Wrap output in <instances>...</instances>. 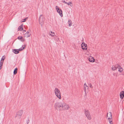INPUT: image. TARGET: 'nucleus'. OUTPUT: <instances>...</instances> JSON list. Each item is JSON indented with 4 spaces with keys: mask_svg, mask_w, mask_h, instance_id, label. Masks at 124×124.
<instances>
[{
    "mask_svg": "<svg viewBox=\"0 0 124 124\" xmlns=\"http://www.w3.org/2000/svg\"><path fill=\"white\" fill-rule=\"evenodd\" d=\"M21 40L22 42H24V39L23 38Z\"/></svg>",
    "mask_w": 124,
    "mask_h": 124,
    "instance_id": "obj_29",
    "label": "nucleus"
},
{
    "mask_svg": "<svg viewBox=\"0 0 124 124\" xmlns=\"http://www.w3.org/2000/svg\"><path fill=\"white\" fill-rule=\"evenodd\" d=\"M82 48L84 50H86L87 49V46L86 44L85 43H82L81 44Z\"/></svg>",
    "mask_w": 124,
    "mask_h": 124,
    "instance_id": "obj_6",
    "label": "nucleus"
},
{
    "mask_svg": "<svg viewBox=\"0 0 124 124\" xmlns=\"http://www.w3.org/2000/svg\"><path fill=\"white\" fill-rule=\"evenodd\" d=\"M118 69H119V70H118V71L120 72H122V71L123 70V68H122L121 67H120Z\"/></svg>",
    "mask_w": 124,
    "mask_h": 124,
    "instance_id": "obj_22",
    "label": "nucleus"
},
{
    "mask_svg": "<svg viewBox=\"0 0 124 124\" xmlns=\"http://www.w3.org/2000/svg\"><path fill=\"white\" fill-rule=\"evenodd\" d=\"M3 62L2 61H1L0 62V65L2 66Z\"/></svg>",
    "mask_w": 124,
    "mask_h": 124,
    "instance_id": "obj_26",
    "label": "nucleus"
},
{
    "mask_svg": "<svg viewBox=\"0 0 124 124\" xmlns=\"http://www.w3.org/2000/svg\"><path fill=\"white\" fill-rule=\"evenodd\" d=\"M52 34H50V35L53 36H54V33H52Z\"/></svg>",
    "mask_w": 124,
    "mask_h": 124,
    "instance_id": "obj_31",
    "label": "nucleus"
},
{
    "mask_svg": "<svg viewBox=\"0 0 124 124\" xmlns=\"http://www.w3.org/2000/svg\"><path fill=\"white\" fill-rule=\"evenodd\" d=\"M68 3L67 2H66V3H65V4H68Z\"/></svg>",
    "mask_w": 124,
    "mask_h": 124,
    "instance_id": "obj_35",
    "label": "nucleus"
},
{
    "mask_svg": "<svg viewBox=\"0 0 124 124\" xmlns=\"http://www.w3.org/2000/svg\"><path fill=\"white\" fill-rule=\"evenodd\" d=\"M25 48V46L24 47H23V46H22V47H21L20 48L18 49V50L19 51H21L23 50Z\"/></svg>",
    "mask_w": 124,
    "mask_h": 124,
    "instance_id": "obj_18",
    "label": "nucleus"
},
{
    "mask_svg": "<svg viewBox=\"0 0 124 124\" xmlns=\"http://www.w3.org/2000/svg\"><path fill=\"white\" fill-rule=\"evenodd\" d=\"M107 116L108 117V119H112V116L111 113L110 112H109V113H107Z\"/></svg>",
    "mask_w": 124,
    "mask_h": 124,
    "instance_id": "obj_10",
    "label": "nucleus"
},
{
    "mask_svg": "<svg viewBox=\"0 0 124 124\" xmlns=\"http://www.w3.org/2000/svg\"><path fill=\"white\" fill-rule=\"evenodd\" d=\"M72 4V3L70 1V2H69L67 4H68V5H70L71 4Z\"/></svg>",
    "mask_w": 124,
    "mask_h": 124,
    "instance_id": "obj_28",
    "label": "nucleus"
},
{
    "mask_svg": "<svg viewBox=\"0 0 124 124\" xmlns=\"http://www.w3.org/2000/svg\"><path fill=\"white\" fill-rule=\"evenodd\" d=\"M27 19V18H25L24 19H23V21H22L21 22H25L26 21V20Z\"/></svg>",
    "mask_w": 124,
    "mask_h": 124,
    "instance_id": "obj_27",
    "label": "nucleus"
},
{
    "mask_svg": "<svg viewBox=\"0 0 124 124\" xmlns=\"http://www.w3.org/2000/svg\"><path fill=\"white\" fill-rule=\"evenodd\" d=\"M30 122V120H29V119L27 121V124H28L29 122Z\"/></svg>",
    "mask_w": 124,
    "mask_h": 124,
    "instance_id": "obj_30",
    "label": "nucleus"
},
{
    "mask_svg": "<svg viewBox=\"0 0 124 124\" xmlns=\"http://www.w3.org/2000/svg\"><path fill=\"white\" fill-rule=\"evenodd\" d=\"M51 33H53L52 31H51Z\"/></svg>",
    "mask_w": 124,
    "mask_h": 124,
    "instance_id": "obj_36",
    "label": "nucleus"
},
{
    "mask_svg": "<svg viewBox=\"0 0 124 124\" xmlns=\"http://www.w3.org/2000/svg\"><path fill=\"white\" fill-rule=\"evenodd\" d=\"M112 70H115L116 69V68L114 66H113L112 67Z\"/></svg>",
    "mask_w": 124,
    "mask_h": 124,
    "instance_id": "obj_21",
    "label": "nucleus"
},
{
    "mask_svg": "<svg viewBox=\"0 0 124 124\" xmlns=\"http://www.w3.org/2000/svg\"><path fill=\"white\" fill-rule=\"evenodd\" d=\"M13 52L15 54H17L19 53V51L18 49H14L13 50Z\"/></svg>",
    "mask_w": 124,
    "mask_h": 124,
    "instance_id": "obj_14",
    "label": "nucleus"
},
{
    "mask_svg": "<svg viewBox=\"0 0 124 124\" xmlns=\"http://www.w3.org/2000/svg\"><path fill=\"white\" fill-rule=\"evenodd\" d=\"M23 37L22 36H19L18 37L17 39H20V40L22 39Z\"/></svg>",
    "mask_w": 124,
    "mask_h": 124,
    "instance_id": "obj_24",
    "label": "nucleus"
},
{
    "mask_svg": "<svg viewBox=\"0 0 124 124\" xmlns=\"http://www.w3.org/2000/svg\"><path fill=\"white\" fill-rule=\"evenodd\" d=\"M2 68V66L0 65V69H1Z\"/></svg>",
    "mask_w": 124,
    "mask_h": 124,
    "instance_id": "obj_32",
    "label": "nucleus"
},
{
    "mask_svg": "<svg viewBox=\"0 0 124 124\" xmlns=\"http://www.w3.org/2000/svg\"><path fill=\"white\" fill-rule=\"evenodd\" d=\"M85 115L87 117V119L90 120L91 119V117L90 114V113L88 110H86V109L84 110Z\"/></svg>",
    "mask_w": 124,
    "mask_h": 124,
    "instance_id": "obj_2",
    "label": "nucleus"
},
{
    "mask_svg": "<svg viewBox=\"0 0 124 124\" xmlns=\"http://www.w3.org/2000/svg\"><path fill=\"white\" fill-rule=\"evenodd\" d=\"M23 113V111L22 110H20L17 112V115L15 117H16L17 116H19V117L21 118V116H22Z\"/></svg>",
    "mask_w": 124,
    "mask_h": 124,
    "instance_id": "obj_8",
    "label": "nucleus"
},
{
    "mask_svg": "<svg viewBox=\"0 0 124 124\" xmlns=\"http://www.w3.org/2000/svg\"><path fill=\"white\" fill-rule=\"evenodd\" d=\"M62 2L63 3H66V2L64 0H63L62 1Z\"/></svg>",
    "mask_w": 124,
    "mask_h": 124,
    "instance_id": "obj_33",
    "label": "nucleus"
},
{
    "mask_svg": "<svg viewBox=\"0 0 124 124\" xmlns=\"http://www.w3.org/2000/svg\"><path fill=\"white\" fill-rule=\"evenodd\" d=\"M88 89V87L87 85H86L85 83L84 84V90L85 92V93L86 94V89Z\"/></svg>",
    "mask_w": 124,
    "mask_h": 124,
    "instance_id": "obj_13",
    "label": "nucleus"
},
{
    "mask_svg": "<svg viewBox=\"0 0 124 124\" xmlns=\"http://www.w3.org/2000/svg\"><path fill=\"white\" fill-rule=\"evenodd\" d=\"M56 8L57 12L60 15L61 17H62L63 15L62 11L61 9L59 8L57 6H56Z\"/></svg>",
    "mask_w": 124,
    "mask_h": 124,
    "instance_id": "obj_5",
    "label": "nucleus"
},
{
    "mask_svg": "<svg viewBox=\"0 0 124 124\" xmlns=\"http://www.w3.org/2000/svg\"><path fill=\"white\" fill-rule=\"evenodd\" d=\"M29 32L28 31H27L26 33L25 34L24 36V37L28 38L30 37L31 35V34H29Z\"/></svg>",
    "mask_w": 124,
    "mask_h": 124,
    "instance_id": "obj_12",
    "label": "nucleus"
},
{
    "mask_svg": "<svg viewBox=\"0 0 124 124\" xmlns=\"http://www.w3.org/2000/svg\"><path fill=\"white\" fill-rule=\"evenodd\" d=\"M45 18L42 15H41L39 17V23L43 22L45 20Z\"/></svg>",
    "mask_w": 124,
    "mask_h": 124,
    "instance_id": "obj_7",
    "label": "nucleus"
},
{
    "mask_svg": "<svg viewBox=\"0 0 124 124\" xmlns=\"http://www.w3.org/2000/svg\"><path fill=\"white\" fill-rule=\"evenodd\" d=\"M62 102H57L55 103L54 106V107L56 109H59V110H62Z\"/></svg>",
    "mask_w": 124,
    "mask_h": 124,
    "instance_id": "obj_1",
    "label": "nucleus"
},
{
    "mask_svg": "<svg viewBox=\"0 0 124 124\" xmlns=\"http://www.w3.org/2000/svg\"><path fill=\"white\" fill-rule=\"evenodd\" d=\"M108 120L110 124H113V123L112 121V119H108Z\"/></svg>",
    "mask_w": 124,
    "mask_h": 124,
    "instance_id": "obj_20",
    "label": "nucleus"
},
{
    "mask_svg": "<svg viewBox=\"0 0 124 124\" xmlns=\"http://www.w3.org/2000/svg\"><path fill=\"white\" fill-rule=\"evenodd\" d=\"M23 24H21L20 26H19L18 28V31H22L23 30Z\"/></svg>",
    "mask_w": 124,
    "mask_h": 124,
    "instance_id": "obj_15",
    "label": "nucleus"
},
{
    "mask_svg": "<svg viewBox=\"0 0 124 124\" xmlns=\"http://www.w3.org/2000/svg\"><path fill=\"white\" fill-rule=\"evenodd\" d=\"M18 69L17 68H16L14 70L13 73L14 75H16Z\"/></svg>",
    "mask_w": 124,
    "mask_h": 124,
    "instance_id": "obj_17",
    "label": "nucleus"
},
{
    "mask_svg": "<svg viewBox=\"0 0 124 124\" xmlns=\"http://www.w3.org/2000/svg\"><path fill=\"white\" fill-rule=\"evenodd\" d=\"M120 98L123 99L124 97V91H122L120 93Z\"/></svg>",
    "mask_w": 124,
    "mask_h": 124,
    "instance_id": "obj_11",
    "label": "nucleus"
},
{
    "mask_svg": "<svg viewBox=\"0 0 124 124\" xmlns=\"http://www.w3.org/2000/svg\"><path fill=\"white\" fill-rule=\"evenodd\" d=\"M88 59L89 61L92 62H94L95 61V59L92 56L89 57L88 58Z\"/></svg>",
    "mask_w": 124,
    "mask_h": 124,
    "instance_id": "obj_9",
    "label": "nucleus"
},
{
    "mask_svg": "<svg viewBox=\"0 0 124 124\" xmlns=\"http://www.w3.org/2000/svg\"><path fill=\"white\" fill-rule=\"evenodd\" d=\"M88 85H89V86L91 88H93V86H92V85L91 83H89V84Z\"/></svg>",
    "mask_w": 124,
    "mask_h": 124,
    "instance_id": "obj_25",
    "label": "nucleus"
},
{
    "mask_svg": "<svg viewBox=\"0 0 124 124\" xmlns=\"http://www.w3.org/2000/svg\"><path fill=\"white\" fill-rule=\"evenodd\" d=\"M69 108V106L67 104L65 103L62 102V110H68Z\"/></svg>",
    "mask_w": 124,
    "mask_h": 124,
    "instance_id": "obj_4",
    "label": "nucleus"
},
{
    "mask_svg": "<svg viewBox=\"0 0 124 124\" xmlns=\"http://www.w3.org/2000/svg\"><path fill=\"white\" fill-rule=\"evenodd\" d=\"M23 32H25L26 31V30H23Z\"/></svg>",
    "mask_w": 124,
    "mask_h": 124,
    "instance_id": "obj_34",
    "label": "nucleus"
},
{
    "mask_svg": "<svg viewBox=\"0 0 124 124\" xmlns=\"http://www.w3.org/2000/svg\"><path fill=\"white\" fill-rule=\"evenodd\" d=\"M3 56L1 58V61H2L3 62H4V60L5 59V57H3Z\"/></svg>",
    "mask_w": 124,
    "mask_h": 124,
    "instance_id": "obj_23",
    "label": "nucleus"
},
{
    "mask_svg": "<svg viewBox=\"0 0 124 124\" xmlns=\"http://www.w3.org/2000/svg\"><path fill=\"white\" fill-rule=\"evenodd\" d=\"M70 6H71V7L72 6V5H70Z\"/></svg>",
    "mask_w": 124,
    "mask_h": 124,
    "instance_id": "obj_37",
    "label": "nucleus"
},
{
    "mask_svg": "<svg viewBox=\"0 0 124 124\" xmlns=\"http://www.w3.org/2000/svg\"><path fill=\"white\" fill-rule=\"evenodd\" d=\"M68 23L69 24V26H70L72 25V21L71 20H69L68 22Z\"/></svg>",
    "mask_w": 124,
    "mask_h": 124,
    "instance_id": "obj_16",
    "label": "nucleus"
},
{
    "mask_svg": "<svg viewBox=\"0 0 124 124\" xmlns=\"http://www.w3.org/2000/svg\"><path fill=\"white\" fill-rule=\"evenodd\" d=\"M55 94L59 99H61V94L60 90L57 88H56L54 90Z\"/></svg>",
    "mask_w": 124,
    "mask_h": 124,
    "instance_id": "obj_3",
    "label": "nucleus"
},
{
    "mask_svg": "<svg viewBox=\"0 0 124 124\" xmlns=\"http://www.w3.org/2000/svg\"><path fill=\"white\" fill-rule=\"evenodd\" d=\"M116 67V68H118L119 69L120 67V66L119 64H116L114 65Z\"/></svg>",
    "mask_w": 124,
    "mask_h": 124,
    "instance_id": "obj_19",
    "label": "nucleus"
}]
</instances>
